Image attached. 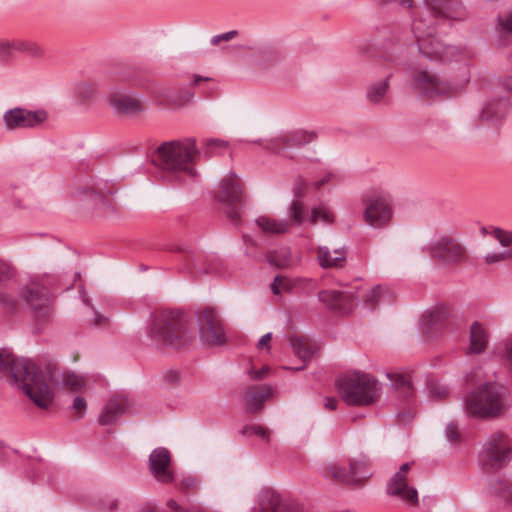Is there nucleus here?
I'll return each instance as SVG.
<instances>
[{"mask_svg": "<svg viewBox=\"0 0 512 512\" xmlns=\"http://www.w3.org/2000/svg\"><path fill=\"white\" fill-rule=\"evenodd\" d=\"M466 16L460 0H425V7L417 12L412 23L419 52L428 59H442L452 46H445L435 38L437 26Z\"/></svg>", "mask_w": 512, "mask_h": 512, "instance_id": "f257e3e1", "label": "nucleus"}, {"mask_svg": "<svg viewBox=\"0 0 512 512\" xmlns=\"http://www.w3.org/2000/svg\"><path fill=\"white\" fill-rule=\"evenodd\" d=\"M0 379L22 389L40 408L52 404L54 392L49 372L29 359L0 350Z\"/></svg>", "mask_w": 512, "mask_h": 512, "instance_id": "f03ea898", "label": "nucleus"}, {"mask_svg": "<svg viewBox=\"0 0 512 512\" xmlns=\"http://www.w3.org/2000/svg\"><path fill=\"white\" fill-rule=\"evenodd\" d=\"M147 335L158 348L179 349L193 340V333L188 328L187 316L177 310L154 312L147 327Z\"/></svg>", "mask_w": 512, "mask_h": 512, "instance_id": "7ed1b4c3", "label": "nucleus"}, {"mask_svg": "<svg viewBox=\"0 0 512 512\" xmlns=\"http://www.w3.org/2000/svg\"><path fill=\"white\" fill-rule=\"evenodd\" d=\"M198 154L195 138H184L160 145L152 161L163 170L195 175L194 163Z\"/></svg>", "mask_w": 512, "mask_h": 512, "instance_id": "20e7f679", "label": "nucleus"}, {"mask_svg": "<svg viewBox=\"0 0 512 512\" xmlns=\"http://www.w3.org/2000/svg\"><path fill=\"white\" fill-rule=\"evenodd\" d=\"M504 396V388L494 383H485L466 396L465 411L469 416L479 419L497 417L507 409Z\"/></svg>", "mask_w": 512, "mask_h": 512, "instance_id": "39448f33", "label": "nucleus"}, {"mask_svg": "<svg viewBox=\"0 0 512 512\" xmlns=\"http://www.w3.org/2000/svg\"><path fill=\"white\" fill-rule=\"evenodd\" d=\"M338 392L348 405L365 406L380 396L378 382L372 376L355 372L336 381Z\"/></svg>", "mask_w": 512, "mask_h": 512, "instance_id": "423d86ee", "label": "nucleus"}, {"mask_svg": "<svg viewBox=\"0 0 512 512\" xmlns=\"http://www.w3.org/2000/svg\"><path fill=\"white\" fill-rule=\"evenodd\" d=\"M467 82H451L442 79L428 69H417L412 74L411 85L423 97L434 99L440 96L450 97L457 93Z\"/></svg>", "mask_w": 512, "mask_h": 512, "instance_id": "0eeeda50", "label": "nucleus"}, {"mask_svg": "<svg viewBox=\"0 0 512 512\" xmlns=\"http://www.w3.org/2000/svg\"><path fill=\"white\" fill-rule=\"evenodd\" d=\"M364 206L363 221L374 229H384L389 226L393 218L391 199L384 193H372L362 197Z\"/></svg>", "mask_w": 512, "mask_h": 512, "instance_id": "6e6552de", "label": "nucleus"}, {"mask_svg": "<svg viewBox=\"0 0 512 512\" xmlns=\"http://www.w3.org/2000/svg\"><path fill=\"white\" fill-rule=\"evenodd\" d=\"M428 252L435 261L448 266L465 264L469 258L466 247L456 238L449 236H442L433 241L428 246Z\"/></svg>", "mask_w": 512, "mask_h": 512, "instance_id": "1a4fd4ad", "label": "nucleus"}, {"mask_svg": "<svg viewBox=\"0 0 512 512\" xmlns=\"http://www.w3.org/2000/svg\"><path fill=\"white\" fill-rule=\"evenodd\" d=\"M218 201L226 206L227 217L235 225L241 220L240 210L244 204L243 188L236 174L231 173L221 181Z\"/></svg>", "mask_w": 512, "mask_h": 512, "instance_id": "9d476101", "label": "nucleus"}, {"mask_svg": "<svg viewBox=\"0 0 512 512\" xmlns=\"http://www.w3.org/2000/svg\"><path fill=\"white\" fill-rule=\"evenodd\" d=\"M325 478L334 479L346 484H359L371 475L370 462L366 456L352 459L349 470L336 463L327 464L322 468Z\"/></svg>", "mask_w": 512, "mask_h": 512, "instance_id": "9b49d317", "label": "nucleus"}, {"mask_svg": "<svg viewBox=\"0 0 512 512\" xmlns=\"http://www.w3.org/2000/svg\"><path fill=\"white\" fill-rule=\"evenodd\" d=\"M512 458V448L507 445L506 438L501 433L491 435L479 454V461L487 470L501 469Z\"/></svg>", "mask_w": 512, "mask_h": 512, "instance_id": "f8f14e48", "label": "nucleus"}, {"mask_svg": "<svg viewBox=\"0 0 512 512\" xmlns=\"http://www.w3.org/2000/svg\"><path fill=\"white\" fill-rule=\"evenodd\" d=\"M197 324L201 340L210 345H222L226 335L218 311L205 307L197 313Z\"/></svg>", "mask_w": 512, "mask_h": 512, "instance_id": "ddd939ff", "label": "nucleus"}, {"mask_svg": "<svg viewBox=\"0 0 512 512\" xmlns=\"http://www.w3.org/2000/svg\"><path fill=\"white\" fill-rule=\"evenodd\" d=\"M47 119V112L43 109L28 110L14 107L3 114L6 130L32 129L39 127Z\"/></svg>", "mask_w": 512, "mask_h": 512, "instance_id": "4468645a", "label": "nucleus"}, {"mask_svg": "<svg viewBox=\"0 0 512 512\" xmlns=\"http://www.w3.org/2000/svg\"><path fill=\"white\" fill-rule=\"evenodd\" d=\"M21 296L39 321L48 319L51 313V297L43 285L32 282L22 289Z\"/></svg>", "mask_w": 512, "mask_h": 512, "instance_id": "2eb2a0df", "label": "nucleus"}, {"mask_svg": "<svg viewBox=\"0 0 512 512\" xmlns=\"http://www.w3.org/2000/svg\"><path fill=\"white\" fill-rule=\"evenodd\" d=\"M354 288L358 290V286H353L346 291L321 290L318 293V300L330 310L347 314L356 306Z\"/></svg>", "mask_w": 512, "mask_h": 512, "instance_id": "dca6fc26", "label": "nucleus"}, {"mask_svg": "<svg viewBox=\"0 0 512 512\" xmlns=\"http://www.w3.org/2000/svg\"><path fill=\"white\" fill-rule=\"evenodd\" d=\"M149 470L160 483L167 484L174 480L171 470V454L167 448L158 447L149 455Z\"/></svg>", "mask_w": 512, "mask_h": 512, "instance_id": "f3484780", "label": "nucleus"}, {"mask_svg": "<svg viewBox=\"0 0 512 512\" xmlns=\"http://www.w3.org/2000/svg\"><path fill=\"white\" fill-rule=\"evenodd\" d=\"M316 138V132L298 129L285 132L278 137L271 139L267 143L266 148L275 153H281L285 147L304 146L314 141Z\"/></svg>", "mask_w": 512, "mask_h": 512, "instance_id": "a211bd4d", "label": "nucleus"}, {"mask_svg": "<svg viewBox=\"0 0 512 512\" xmlns=\"http://www.w3.org/2000/svg\"><path fill=\"white\" fill-rule=\"evenodd\" d=\"M109 104L116 114L137 115L144 111L142 101L134 94L122 89L111 91Z\"/></svg>", "mask_w": 512, "mask_h": 512, "instance_id": "6ab92c4d", "label": "nucleus"}, {"mask_svg": "<svg viewBox=\"0 0 512 512\" xmlns=\"http://www.w3.org/2000/svg\"><path fill=\"white\" fill-rule=\"evenodd\" d=\"M258 504L261 512H301L296 502L281 499L280 495L271 489L259 493Z\"/></svg>", "mask_w": 512, "mask_h": 512, "instance_id": "aec40b11", "label": "nucleus"}, {"mask_svg": "<svg viewBox=\"0 0 512 512\" xmlns=\"http://www.w3.org/2000/svg\"><path fill=\"white\" fill-rule=\"evenodd\" d=\"M272 395L273 388L270 385L248 386L244 392V401L247 410L252 414L258 413L262 410L265 401Z\"/></svg>", "mask_w": 512, "mask_h": 512, "instance_id": "412c9836", "label": "nucleus"}, {"mask_svg": "<svg viewBox=\"0 0 512 512\" xmlns=\"http://www.w3.org/2000/svg\"><path fill=\"white\" fill-rule=\"evenodd\" d=\"M129 403L128 399L125 396L117 395L111 398L103 412L100 414L98 422L100 425H112L117 422V420L126 413L128 409Z\"/></svg>", "mask_w": 512, "mask_h": 512, "instance_id": "4be33fe9", "label": "nucleus"}, {"mask_svg": "<svg viewBox=\"0 0 512 512\" xmlns=\"http://www.w3.org/2000/svg\"><path fill=\"white\" fill-rule=\"evenodd\" d=\"M387 493L391 496L398 497L410 505L418 504L417 490L408 486L406 477L396 479V476L393 475L387 484Z\"/></svg>", "mask_w": 512, "mask_h": 512, "instance_id": "5701e85b", "label": "nucleus"}, {"mask_svg": "<svg viewBox=\"0 0 512 512\" xmlns=\"http://www.w3.org/2000/svg\"><path fill=\"white\" fill-rule=\"evenodd\" d=\"M347 251L344 247L335 249L333 252L328 247L320 246L317 249V260L324 268H342L346 263Z\"/></svg>", "mask_w": 512, "mask_h": 512, "instance_id": "b1692460", "label": "nucleus"}, {"mask_svg": "<svg viewBox=\"0 0 512 512\" xmlns=\"http://www.w3.org/2000/svg\"><path fill=\"white\" fill-rule=\"evenodd\" d=\"M509 110V101L505 97L487 101L480 112V118L487 122H497L503 119Z\"/></svg>", "mask_w": 512, "mask_h": 512, "instance_id": "393cba45", "label": "nucleus"}, {"mask_svg": "<svg viewBox=\"0 0 512 512\" xmlns=\"http://www.w3.org/2000/svg\"><path fill=\"white\" fill-rule=\"evenodd\" d=\"M448 316L449 310L445 306L435 307L426 311L422 317L424 332L427 334H433L434 332L441 330L445 326Z\"/></svg>", "mask_w": 512, "mask_h": 512, "instance_id": "a878e982", "label": "nucleus"}, {"mask_svg": "<svg viewBox=\"0 0 512 512\" xmlns=\"http://www.w3.org/2000/svg\"><path fill=\"white\" fill-rule=\"evenodd\" d=\"M14 51L22 52L33 57L42 55V49L35 42L13 40L0 43L1 57H7Z\"/></svg>", "mask_w": 512, "mask_h": 512, "instance_id": "bb28decb", "label": "nucleus"}, {"mask_svg": "<svg viewBox=\"0 0 512 512\" xmlns=\"http://www.w3.org/2000/svg\"><path fill=\"white\" fill-rule=\"evenodd\" d=\"M387 376L391 380L392 389L404 400L414 395L413 380L409 373H393Z\"/></svg>", "mask_w": 512, "mask_h": 512, "instance_id": "cd10ccee", "label": "nucleus"}, {"mask_svg": "<svg viewBox=\"0 0 512 512\" xmlns=\"http://www.w3.org/2000/svg\"><path fill=\"white\" fill-rule=\"evenodd\" d=\"M256 225L266 235H280L289 232L290 222L287 220H277L269 216H259L255 219Z\"/></svg>", "mask_w": 512, "mask_h": 512, "instance_id": "c85d7f7f", "label": "nucleus"}, {"mask_svg": "<svg viewBox=\"0 0 512 512\" xmlns=\"http://www.w3.org/2000/svg\"><path fill=\"white\" fill-rule=\"evenodd\" d=\"M290 344L294 351V354L304 362V365L295 368V370L299 371L306 367V363L312 359V357L316 353V347L308 343L306 339L291 336Z\"/></svg>", "mask_w": 512, "mask_h": 512, "instance_id": "c756f323", "label": "nucleus"}, {"mask_svg": "<svg viewBox=\"0 0 512 512\" xmlns=\"http://www.w3.org/2000/svg\"><path fill=\"white\" fill-rule=\"evenodd\" d=\"M488 343V336L483 326L475 321L470 327V346L469 352L480 354L482 353Z\"/></svg>", "mask_w": 512, "mask_h": 512, "instance_id": "7c9ffc66", "label": "nucleus"}, {"mask_svg": "<svg viewBox=\"0 0 512 512\" xmlns=\"http://www.w3.org/2000/svg\"><path fill=\"white\" fill-rule=\"evenodd\" d=\"M389 74L385 79L372 83L367 87L366 97L367 100L373 104H380L384 101L386 94L389 90Z\"/></svg>", "mask_w": 512, "mask_h": 512, "instance_id": "2f4dec72", "label": "nucleus"}, {"mask_svg": "<svg viewBox=\"0 0 512 512\" xmlns=\"http://www.w3.org/2000/svg\"><path fill=\"white\" fill-rule=\"evenodd\" d=\"M355 286H358V290L355 288L353 289L356 301L361 298L367 308L374 309L383 296V288L380 285H376L371 287L369 290H366L365 293L359 295V292L362 290L361 285L356 284Z\"/></svg>", "mask_w": 512, "mask_h": 512, "instance_id": "473e14b6", "label": "nucleus"}, {"mask_svg": "<svg viewBox=\"0 0 512 512\" xmlns=\"http://www.w3.org/2000/svg\"><path fill=\"white\" fill-rule=\"evenodd\" d=\"M268 261L278 268H289L297 263L288 247H282L268 255Z\"/></svg>", "mask_w": 512, "mask_h": 512, "instance_id": "72a5a7b5", "label": "nucleus"}, {"mask_svg": "<svg viewBox=\"0 0 512 512\" xmlns=\"http://www.w3.org/2000/svg\"><path fill=\"white\" fill-rule=\"evenodd\" d=\"M492 494L500 500L512 504V483L507 479H494L490 484Z\"/></svg>", "mask_w": 512, "mask_h": 512, "instance_id": "f704fd0d", "label": "nucleus"}, {"mask_svg": "<svg viewBox=\"0 0 512 512\" xmlns=\"http://www.w3.org/2000/svg\"><path fill=\"white\" fill-rule=\"evenodd\" d=\"M289 219L291 226H300L305 221V205L300 199L293 200L288 209Z\"/></svg>", "mask_w": 512, "mask_h": 512, "instance_id": "c9c22d12", "label": "nucleus"}, {"mask_svg": "<svg viewBox=\"0 0 512 512\" xmlns=\"http://www.w3.org/2000/svg\"><path fill=\"white\" fill-rule=\"evenodd\" d=\"M308 220L311 224H316L318 221L332 224L334 222V214L326 205L320 204L311 209Z\"/></svg>", "mask_w": 512, "mask_h": 512, "instance_id": "e433bc0d", "label": "nucleus"}, {"mask_svg": "<svg viewBox=\"0 0 512 512\" xmlns=\"http://www.w3.org/2000/svg\"><path fill=\"white\" fill-rule=\"evenodd\" d=\"M491 235L499 242L502 247L510 248L507 251L512 257V231L502 228H492Z\"/></svg>", "mask_w": 512, "mask_h": 512, "instance_id": "4c0bfd02", "label": "nucleus"}, {"mask_svg": "<svg viewBox=\"0 0 512 512\" xmlns=\"http://www.w3.org/2000/svg\"><path fill=\"white\" fill-rule=\"evenodd\" d=\"M240 433L243 436L256 435L266 443L270 442V431L260 425H246L241 429Z\"/></svg>", "mask_w": 512, "mask_h": 512, "instance_id": "58836bf2", "label": "nucleus"}, {"mask_svg": "<svg viewBox=\"0 0 512 512\" xmlns=\"http://www.w3.org/2000/svg\"><path fill=\"white\" fill-rule=\"evenodd\" d=\"M18 305L17 299L5 291L0 290V309L5 312H13Z\"/></svg>", "mask_w": 512, "mask_h": 512, "instance_id": "ea45409f", "label": "nucleus"}, {"mask_svg": "<svg viewBox=\"0 0 512 512\" xmlns=\"http://www.w3.org/2000/svg\"><path fill=\"white\" fill-rule=\"evenodd\" d=\"M65 385L70 391L76 392L85 386V380L83 377L76 374H68L65 377Z\"/></svg>", "mask_w": 512, "mask_h": 512, "instance_id": "a19ab883", "label": "nucleus"}, {"mask_svg": "<svg viewBox=\"0 0 512 512\" xmlns=\"http://www.w3.org/2000/svg\"><path fill=\"white\" fill-rule=\"evenodd\" d=\"M485 262L489 265L512 259L510 253L505 250L502 252H490L485 256Z\"/></svg>", "mask_w": 512, "mask_h": 512, "instance_id": "79ce46f5", "label": "nucleus"}, {"mask_svg": "<svg viewBox=\"0 0 512 512\" xmlns=\"http://www.w3.org/2000/svg\"><path fill=\"white\" fill-rule=\"evenodd\" d=\"M207 266L204 268H198L199 271H202L204 273H213V274H220L222 272V262L220 259L216 257H211L207 260Z\"/></svg>", "mask_w": 512, "mask_h": 512, "instance_id": "37998d69", "label": "nucleus"}, {"mask_svg": "<svg viewBox=\"0 0 512 512\" xmlns=\"http://www.w3.org/2000/svg\"><path fill=\"white\" fill-rule=\"evenodd\" d=\"M447 393L448 390L444 385H441L436 382H431L429 384V395L431 398L439 399L445 397Z\"/></svg>", "mask_w": 512, "mask_h": 512, "instance_id": "c03bdc74", "label": "nucleus"}, {"mask_svg": "<svg viewBox=\"0 0 512 512\" xmlns=\"http://www.w3.org/2000/svg\"><path fill=\"white\" fill-rule=\"evenodd\" d=\"M237 35H238L237 30H231V31L213 36L210 39V43L213 46H217L223 41H230V40L234 39Z\"/></svg>", "mask_w": 512, "mask_h": 512, "instance_id": "a18cd8bd", "label": "nucleus"}, {"mask_svg": "<svg viewBox=\"0 0 512 512\" xmlns=\"http://www.w3.org/2000/svg\"><path fill=\"white\" fill-rule=\"evenodd\" d=\"M71 409L77 413V418H82L86 410V400L81 396L75 397Z\"/></svg>", "mask_w": 512, "mask_h": 512, "instance_id": "49530a36", "label": "nucleus"}, {"mask_svg": "<svg viewBox=\"0 0 512 512\" xmlns=\"http://www.w3.org/2000/svg\"><path fill=\"white\" fill-rule=\"evenodd\" d=\"M307 189L306 180L303 177H298L293 186V191L296 197L302 198L305 195Z\"/></svg>", "mask_w": 512, "mask_h": 512, "instance_id": "de8ad7c7", "label": "nucleus"}, {"mask_svg": "<svg viewBox=\"0 0 512 512\" xmlns=\"http://www.w3.org/2000/svg\"><path fill=\"white\" fill-rule=\"evenodd\" d=\"M198 486V479L196 477H186L180 483V490L186 491L190 489H196Z\"/></svg>", "mask_w": 512, "mask_h": 512, "instance_id": "09e8293b", "label": "nucleus"}, {"mask_svg": "<svg viewBox=\"0 0 512 512\" xmlns=\"http://www.w3.org/2000/svg\"><path fill=\"white\" fill-rule=\"evenodd\" d=\"M446 436H447L448 440L451 442H456L459 440L460 434H459L458 428L455 424L450 423L449 425H447Z\"/></svg>", "mask_w": 512, "mask_h": 512, "instance_id": "8fccbe9b", "label": "nucleus"}, {"mask_svg": "<svg viewBox=\"0 0 512 512\" xmlns=\"http://www.w3.org/2000/svg\"><path fill=\"white\" fill-rule=\"evenodd\" d=\"M499 24L504 31L512 32V11L499 17Z\"/></svg>", "mask_w": 512, "mask_h": 512, "instance_id": "3c124183", "label": "nucleus"}, {"mask_svg": "<svg viewBox=\"0 0 512 512\" xmlns=\"http://www.w3.org/2000/svg\"><path fill=\"white\" fill-rule=\"evenodd\" d=\"M164 381L168 385H175L180 381V373L176 370H168L164 375Z\"/></svg>", "mask_w": 512, "mask_h": 512, "instance_id": "603ef678", "label": "nucleus"}, {"mask_svg": "<svg viewBox=\"0 0 512 512\" xmlns=\"http://www.w3.org/2000/svg\"><path fill=\"white\" fill-rule=\"evenodd\" d=\"M272 339V333L271 332H268L266 334H264L260 340L258 341V344H257V348L259 350H262L264 348H266L268 351L270 350V341Z\"/></svg>", "mask_w": 512, "mask_h": 512, "instance_id": "864d4df0", "label": "nucleus"}, {"mask_svg": "<svg viewBox=\"0 0 512 512\" xmlns=\"http://www.w3.org/2000/svg\"><path fill=\"white\" fill-rule=\"evenodd\" d=\"M268 367H263L261 370H250L249 376L252 380H261L265 377L268 372Z\"/></svg>", "mask_w": 512, "mask_h": 512, "instance_id": "5fc2aeb1", "label": "nucleus"}, {"mask_svg": "<svg viewBox=\"0 0 512 512\" xmlns=\"http://www.w3.org/2000/svg\"><path fill=\"white\" fill-rule=\"evenodd\" d=\"M334 178V174L332 173H326L324 177H322L320 180H317L312 183V186L315 189H319L321 186L325 185L326 183H329Z\"/></svg>", "mask_w": 512, "mask_h": 512, "instance_id": "6e6d98bb", "label": "nucleus"}, {"mask_svg": "<svg viewBox=\"0 0 512 512\" xmlns=\"http://www.w3.org/2000/svg\"><path fill=\"white\" fill-rule=\"evenodd\" d=\"M93 314H94L93 324L95 326L102 327L108 323V319L105 316L99 314L97 311L93 310Z\"/></svg>", "mask_w": 512, "mask_h": 512, "instance_id": "4d7b16f0", "label": "nucleus"}, {"mask_svg": "<svg viewBox=\"0 0 512 512\" xmlns=\"http://www.w3.org/2000/svg\"><path fill=\"white\" fill-rule=\"evenodd\" d=\"M205 145L207 146L208 149L214 148V147L224 148L227 146V143L225 141L219 140V139H207L205 141Z\"/></svg>", "mask_w": 512, "mask_h": 512, "instance_id": "13d9d810", "label": "nucleus"}, {"mask_svg": "<svg viewBox=\"0 0 512 512\" xmlns=\"http://www.w3.org/2000/svg\"><path fill=\"white\" fill-rule=\"evenodd\" d=\"M10 276L9 267L0 261V283L7 280Z\"/></svg>", "mask_w": 512, "mask_h": 512, "instance_id": "bf43d9fd", "label": "nucleus"}, {"mask_svg": "<svg viewBox=\"0 0 512 512\" xmlns=\"http://www.w3.org/2000/svg\"><path fill=\"white\" fill-rule=\"evenodd\" d=\"M410 469L409 463H404L400 466L399 470L394 474L396 476V479H400V477H406L407 473Z\"/></svg>", "mask_w": 512, "mask_h": 512, "instance_id": "052dcab7", "label": "nucleus"}, {"mask_svg": "<svg viewBox=\"0 0 512 512\" xmlns=\"http://www.w3.org/2000/svg\"><path fill=\"white\" fill-rule=\"evenodd\" d=\"M324 406L326 409L335 410L337 407V400L335 398H327Z\"/></svg>", "mask_w": 512, "mask_h": 512, "instance_id": "680f3d73", "label": "nucleus"}, {"mask_svg": "<svg viewBox=\"0 0 512 512\" xmlns=\"http://www.w3.org/2000/svg\"><path fill=\"white\" fill-rule=\"evenodd\" d=\"M503 88L509 92H512V77H506L503 80Z\"/></svg>", "mask_w": 512, "mask_h": 512, "instance_id": "e2e57ef3", "label": "nucleus"}, {"mask_svg": "<svg viewBox=\"0 0 512 512\" xmlns=\"http://www.w3.org/2000/svg\"><path fill=\"white\" fill-rule=\"evenodd\" d=\"M281 281H282V280H281V279H280V277H278V276L274 279V282H273V284L271 285V289H272V292H273L274 294H279V293H280L278 283H279V282H281Z\"/></svg>", "mask_w": 512, "mask_h": 512, "instance_id": "0e129e2a", "label": "nucleus"}, {"mask_svg": "<svg viewBox=\"0 0 512 512\" xmlns=\"http://www.w3.org/2000/svg\"><path fill=\"white\" fill-rule=\"evenodd\" d=\"M386 2H394L398 3L399 5L403 7H410L411 6V0H385Z\"/></svg>", "mask_w": 512, "mask_h": 512, "instance_id": "69168bd1", "label": "nucleus"}, {"mask_svg": "<svg viewBox=\"0 0 512 512\" xmlns=\"http://www.w3.org/2000/svg\"><path fill=\"white\" fill-rule=\"evenodd\" d=\"M207 80H209V78H207V77H202L199 75L194 76V84H198L200 81H207Z\"/></svg>", "mask_w": 512, "mask_h": 512, "instance_id": "338daca9", "label": "nucleus"}, {"mask_svg": "<svg viewBox=\"0 0 512 512\" xmlns=\"http://www.w3.org/2000/svg\"><path fill=\"white\" fill-rule=\"evenodd\" d=\"M155 511V507L152 506V505H147L146 507L143 508L142 512H154Z\"/></svg>", "mask_w": 512, "mask_h": 512, "instance_id": "774afa93", "label": "nucleus"}]
</instances>
